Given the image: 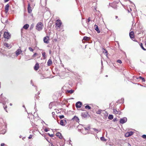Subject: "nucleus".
Here are the masks:
<instances>
[{
    "instance_id": "nucleus-8",
    "label": "nucleus",
    "mask_w": 146,
    "mask_h": 146,
    "mask_svg": "<svg viewBox=\"0 0 146 146\" xmlns=\"http://www.w3.org/2000/svg\"><path fill=\"white\" fill-rule=\"evenodd\" d=\"M71 121H76V122L79 123V119L75 115L71 119Z\"/></svg>"
},
{
    "instance_id": "nucleus-7",
    "label": "nucleus",
    "mask_w": 146,
    "mask_h": 146,
    "mask_svg": "<svg viewBox=\"0 0 146 146\" xmlns=\"http://www.w3.org/2000/svg\"><path fill=\"white\" fill-rule=\"evenodd\" d=\"M49 38L48 36H46V37H44L43 39L44 42L46 44L48 43L49 42Z\"/></svg>"
},
{
    "instance_id": "nucleus-57",
    "label": "nucleus",
    "mask_w": 146,
    "mask_h": 146,
    "mask_svg": "<svg viewBox=\"0 0 146 146\" xmlns=\"http://www.w3.org/2000/svg\"><path fill=\"white\" fill-rule=\"evenodd\" d=\"M54 112H52V114H54Z\"/></svg>"
},
{
    "instance_id": "nucleus-5",
    "label": "nucleus",
    "mask_w": 146,
    "mask_h": 146,
    "mask_svg": "<svg viewBox=\"0 0 146 146\" xmlns=\"http://www.w3.org/2000/svg\"><path fill=\"white\" fill-rule=\"evenodd\" d=\"M88 129L86 128H84V129H82V133L84 135L86 134L87 133H89Z\"/></svg>"
},
{
    "instance_id": "nucleus-32",
    "label": "nucleus",
    "mask_w": 146,
    "mask_h": 146,
    "mask_svg": "<svg viewBox=\"0 0 146 146\" xmlns=\"http://www.w3.org/2000/svg\"><path fill=\"white\" fill-rule=\"evenodd\" d=\"M29 49L30 50V51H31L32 52L34 50L31 47H29Z\"/></svg>"
},
{
    "instance_id": "nucleus-63",
    "label": "nucleus",
    "mask_w": 146,
    "mask_h": 146,
    "mask_svg": "<svg viewBox=\"0 0 146 146\" xmlns=\"http://www.w3.org/2000/svg\"><path fill=\"white\" fill-rule=\"evenodd\" d=\"M38 94H40V93H39V92H38Z\"/></svg>"
},
{
    "instance_id": "nucleus-37",
    "label": "nucleus",
    "mask_w": 146,
    "mask_h": 146,
    "mask_svg": "<svg viewBox=\"0 0 146 146\" xmlns=\"http://www.w3.org/2000/svg\"><path fill=\"white\" fill-rule=\"evenodd\" d=\"M117 62L119 63L120 64H121L122 63V62L121 60H117Z\"/></svg>"
},
{
    "instance_id": "nucleus-35",
    "label": "nucleus",
    "mask_w": 146,
    "mask_h": 146,
    "mask_svg": "<svg viewBox=\"0 0 146 146\" xmlns=\"http://www.w3.org/2000/svg\"><path fill=\"white\" fill-rule=\"evenodd\" d=\"M91 20V19L90 17H89L88 19V21H86V23L88 24V22H89Z\"/></svg>"
},
{
    "instance_id": "nucleus-31",
    "label": "nucleus",
    "mask_w": 146,
    "mask_h": 146,
    "mask_svg": "<svg viewBox=\"0 0 146 146\" xmlns=\"http://www.w3.org/2000/svg\"><path fill=\"white\" fill-rule=\"evenodd\" d=\"M139 78L141 79L142 80V81H143V82H145V80L141 76H140L139 77Z\"/></svg>"
},
{
    "instance_id": "nucleus-61",
    "label": "nucleus",
    "mask_w": 146,
    "mask_h": 146,
    "mask_svg": "<svg viewBox=\"0 0 146 146\" xmlns=\"http://www.w3.org/2000/svg\"><path fill=\"white\" fill-rule=\"evenodd\" d=\"M23 107H24V108H25V106H23Z\"/></svg>"
},
{
    "instance_id": "nucleus-10",
    "label": "nucleus",
    "mask_w": 146,
    "mask_h": 146,
    "mask_svg": "<svg viewBox=\"0 0 146 146\" xmlns=\"http://www.w3.org/2000/svg\"><path fill=\"white\" fill-rule=\"evenodd\" d=\"M133 133L132 131H129L126 133L125 135L126 137H129L132 135H133Z\"/></svg>"
},
{
    "instance_id": "nucleus-15",
    "label": "nucleus",
    "mask_w": 146,
    "mask_h": 146,
    "mask_svg": "<svg viewBox=\"0 0 146 146\" xmlns=\"http://www.w3.org/2000/svg\"><path fill=\"white\" fill-rule=\"evenodd\" d=\"M9 5L8 4H7L5 6V12L6 13H7L9 10Z\"/></svg>"
},
{
    "instance_id": "nucleus-52",
    "label": "nucleus",
    "mask_w": 146,
    "mask_h": 146,
    "mask_svg": "<svg viewBox=\"0 0 146 146\" xmlns=\"http://www.w3.org/2000/svg\"><path fill=\"white\" fill-rule=\"evenodd\" d=\"M51 50H50L49 51V54H51Z\"/></svg>"
},
{
    "instance_id": "nucleus-64",
    "label": "nucleus",
    "mask_w": 146,
    "mask_h": 146,
    "mask_svg": "<svg viewBox=\"0 0 146 146\" xmlns=\"http://www.w3.org/2000/svg\"><path fill=\"white\" fill-rule=\"evenodd\" d=\"M106 77H108V75H106Z\"/></svg>"
},
{
    "instance_id": "nucleus-16",
    "label": "nucleus",
    "mask_w": 146,
    "mask_h": 146,
    "mask_svg": "<svg viewBox=\"0 0 146 146\" xmlns=\"http://www.w3.org/2000/svg\"><path fill=\"white\" fill-rule=\"evenodd\" d=\"M109 5L110 6L114 8H116V7L115 3H110Z\"/></svg>"
},
{
    "instance_id": "nucleus-49",
    "label": "nucleus",
    "mask_w": 146,
    "mask_h": 146,
    "mask_svg": "<svg viewBox=\"0 0 146 146\" xmlns=\"http://www.w3.org/2000/svg\"><path fill=\"white\" fill-rule=\"evenodd\" d=\"M145 46L146 47V41L145 42Z\"/></svg>"
},
{
    "instance_id": "nucleus-55",
    "label": "nucleus",
    "mask_w": 146,
    "mask_h": 146,
    "mask_svg": "<svg viewBox=\"0 0 146 146\" xmlns=\"http://www.w3.org/2000/svg\"><path fill=\"white\" fill-rule=\"evenodd\" d=\"M101 62L102 64H102L103 62H102V60L101 61Z\"/></svg>"
},
{
    "instance_id": "nucleus-59",
    "label": "nucleus",
    "mask_w": 146,
    "mask_h": 146,
    "mask_svg": "<svg viewBox=\"0 0 146 146\" xmlns=\"http://www.w3.org/2000/svg\"><path fill=\"white\" fill-rule=\"evenodd\" d=\"M94 9H95V10H96V7H95V8H94Z\"/></svg>"
},
{
    "instance_id": "nucleus-21",
    "label": "nucleus",
    "mask_w": 146,
    "mask_h": 146,
    "mask_svg": "<svg viewBox=\"0 0 146 146\" xmlns=\"http://www.w3.org/2000/svg\"><path fill=\"white\" fill-rule=\"evenodd\" d=\"M29 27V25L28 24H26L23 27V28L27 29Z\"/></svg>"
},
{
    "instance_id": "nucleus-3",
    "label": "nucleus",
    "mask_w": 146,
    "mask_h": 146,
    "mask_svg": "<svg viewBox=\"0 0 146 146\" xmlns=\"http://www.w3.org/2000/svg\"><path fill=\"white\" fill-rule=\"evenodd\" d=\"M62 25V22L60 20H58L56 23V27L57 29L58 28H60Z\"/></svg>"
},
{
    "instance_id": "nucleus-47",
    "label": "nucleus",
    "mask_w": 146,
    "mask_h": 146,
    "mask_svg": "<svg viewBox=\"0 0 146 146\" xmlns=\"http://www.w3.org/2000/svg\"><path fill=\"white\" fill-rule=\"evenodd\" d=\"M5 144L4 143H2L1 144V146H4Z\"/></svg>"
},
{
    "instance_id": "nucleus-38",
    "label": "nucleus",
    "mask_w": 146,
    "mask_h": 146,
    "mask_svg": "<svg viewBox=\"0 0 146 146\" xmlns=\"http://www.w3.org/2000/svg\"><path fill=\"white\" fill-rule=\"evenodd\" d=\"M34 24H32L31 26L30 29H32L34 27Z\"/></svg>"
},
{
    "instance_id": "nucleus-9",
    "label": "nucleus",
    "mask_w": 146,
    "mask_h": 146,
    "mask_svg": "<svg viewBox=\"0 0 146 146\" xmlns=\"http://www.w3.org/2000/svg\"><path fill=\"white\" fill-rule=\"evenodd\" d=\"M82 105V103L80 102H77L76 104V106L77 108H80Z\"/></svg>"
},
{
    "instance_id": "nucleus-48",
    "label": "nucleus",
    "mask_w": 146,
    "mask_h": 146,
    "mask_svg": "<svg viewBox=\"0 0 146 146\" xmlns=\"http://www.w3.org/2000/svg\"><path fill=\"white\" fill-rule=\"evenodd\" d=\"M31 84L33 86V81L32 80H31Z\"/></svg>"
},
{
    "instance_id": "nucleus-44",
    "label": "nucleus",
    "mask_w": 146,
    "mask_h": 146,
    "mask_svg": "<svg viewBox=\"0 0 146 146\" xmlns=\"http://www.w3.org/2000/svg\"><path fill=\"white\" fill-rule=\"evenodd\" d=\"M44 131L46 132H47L48 131V130L47 128H46L44 129Z\"/></svg>"
},
{
    "instance_id": "nucleus-43",
    "label": "nucleus",
    "mask_w": 146,
    "mask_h": 146,
    "mask_svg": "<svg viewBox=\"0 0 146 146\" xmlns=\"http://www.w3.org/2000/svg\"><path fill=\"white\" fill-rule=\"evenodd\" d=\"M37 54V53H35L33 55L32 57H34Z\"/></svg>"
},
{
    "instance_id": "nucleus-1",
    "label": "nucleus",
    "mask_w": 146,
    "mask_h": 146,
    "mask_svg": "<svg viewBox=\"0 0 146 146\" xmlns=\"http://www.w3.org/2000/svg\"><path fill=\"white\" fill-rule=\"evenodd\" d=\"M43 24L41 22L38 23L36 25V29L40 31L42 30L43 28Z\"/></svg>"
},
{
    "instance_id": "nucleus-28",
    "label": "nucleus",
    "mask_w": 146,
    "mask_h": 146,
    "mask_svg": "<svg viewBox=\"0 0 146 146\" xmlns=\"http://www.w3.org/2000/svg\"><path fill=\"white\" fill-rule=\"evenodd\" d=\"M100 139L101 141H106V139L103 137H101L100 138Z\"/></svg>"
},
{
    "instance_id": "nucleus-13",
    "label": "nucleus",
    "mask_w": 146,
    "mask_h": 146,
    "mask_svg": "<svg viewBox=\"0 0 146 146\" xmlns=\"http://www.w3.org/2000/svg\"><path fill=\"white\" fill-rule=\"evenodd\" d=\"M39 68V64H38V63H36V64L34 66V69L35 70H37Z\"/></svg>"
},
{
    "instance_id": "nucleus-42",
    "label": "nucleus",
    "mask_w": 146,
    "mask_h": 146,
    "mask_svg": "<svg viewBox=\"0 0 146 146\" xmlns=\"http://www.w3.org/2000/svg\"><path fill=\"white\" fill-rule=\"evenodd\" d=\"M4 108V110H5V111L7 112V110L6 109V108H7V106H6L5 107L4 106H3Z\"/></svg>"
},
{
    "instance_id": "nucleus-2",
    "label": "nucleus",
    "mask_w": 146,
    "mask_h": 146,
    "mask_svg": "<svg viewBox=\"0 0 146 146\" xmlns=\"http://www.w3.org/2000/svg\"><path fill=\"white\" fill-rule=\"evenodd\" d=\"M3 36L4 38L7 39H9L11 37L10 34L8 32H5L4 33Z\"/></svg>"
},
{
    "instance_id": "nucleus-29",
    "label": "nucleus",
    "mask_w": 146,
    "mask_h": 146,
    "mask_svg": "<svg viewBox=\"0 0 146 146\" xmlns=\"http://www.w3.org/2000/svg\"><path fill=\"white\" fill-rule=\"evenodd\" d=\"M85 108L86 109L90 110L91 109V107L88 105H86L85 106Z\"/></svg>"
},
{
    "instance_id": "nucleus-50",
    "label": "nucleus",
    "mask_w": 146,
    "mask_h": 146,
    "mask_svg": "<svg viewBox=\"0 0 146 146\" xmlns=\"http://www.w3.org/2000/svg\"><path fill=\"white\" fill-rule=\"evenodd\" d=\"M9 0H4L5 2H8Z\"/></svg>"
},
{
    "instance_id": "nucleus-60",
    "label": "nucleus",
    "mask_w": 146,
    "mask_h": 146,
    "mask_svg": "<svg viewBox=\"0 0 146 146\" xmlns=\"http://www.w3.org/2000/svg\"><path fill=\"white\" fill-rule=\"evenodd\" d=\"M84 132H86V131H84Z\"/></svg>"
},
{
    "instance_id": "nucleus-23",
    "label": "nucleus",
    "mask_w": 146,
    "mask_h": 146,
    "mask_svg": "<svg viewBox=\"0 0 146 146\" xmlns=\"http://www.w3.org/2000/svg\"><path fill=\"white\" fill-rule=\"evenodd\" d=\"M60 124L62 126H64L65 125V124H64V120H62L60 121Z\"/></svg>"
},
{
    "instance_id": "nucleus-45",
    "label": "nucleus",
    "mask_w": 146,
    "mask_h": 146,
    "mask_svg": "<svg viewBox=\"0 0 146 146\" xmlns=\"http://www.w3.org/2000/svg\"><path fill=\"white\" fill-rule=\"evenodd\" d=\"M32 135H30L29 136V138L31 139L32 138Z\"/></svg>"
},
{
    "instance_id": "nucleus-41",
    "label": "nucleus",
    "mask_w": 146,
    "mask_h": 146,
    "mask_svg": "<svg viewBox=\"0 0 146 146\" xmlns=\"http://www.w3.org/2000/svg\"><path fill=\"white\" fill-rule=\"evenodd\" d=\"M142 137L144 139H146V135H143L142 136Z\"/></svg>"
},
{
    "instance_id": "nucleus-24",
    "label": "nucleus",
    "mask_w": 146,
    "mask_h": 146,
    "mask_svg": "<svg viewBox=\"0 0 146 146\" xmlns=\"http://www.w3.org/2000/svg\"><path fill=\"white\" fill-rule=\"evenodd\" d=\"M90 38L87 36H84L83 38V40H88Z\"/></svg>"
},
{
    "instance_id": "nucleus-54",
    "label": "nucleus",
    "mask_w": 146,
    "mask_h": 146,
    "mask_svg": "<svg viewBox=\"0 0 146 146\" xmlns=\"http://www.w3.org/2000/svg\"><path fill=\"white\" fill-rule=\"evenodd\" d=\"M117 17H117V16H115V18H116V19L117 18Z\"/></svg>"
},
{
    "instance_id": "nucleus-17",
    "label": "nucleus",
    "mask_w": 146,
    "mask_h": 146,
    "mask_svg": "<svg viewBox=\"0 0 146 146\" xmlns=\"http://www.w3.org/2000/svg\"><path fill=\"white\" fill-rule=\"evenodd\" d=\"M56 135L60 139H61L62 138V136L61 134L60 133L58 132L56 134Z\"/></svg>"
},
{
    "instance_id": "nucleus-12",
    "label": "nucleus",
    "mask_w": 146,
    "mask_h": 146,
    "mask_svg": "<svg viewBox=\"0 0 146 146\" xmlns=\"http://www.w3.org/2000/svg\"><path fill=\"white\" fill-rule=\"evenodd\" d=\"M28 12L29 13H31L32 11V8L30 7V4L29 3L28 4Z\"/></svg>"
},
{
    "instance_id": "nucleus-11",
    "label": "nucleus",
    "mask_w": 146,
    "mask_h": 146,
    "mask_svg": "<svg viewBox=\"0 0 146 146\" xmlns=\"http://www.w3.org/2000/svg\"><path fill=\"white\" fill-rule=\"evenodd\" d=\"M113 112L115 114L120 115L121 113V112L119 111H117L116 109H113Z\"/></svg>"
},
{
    "instance_id": "nucleus-36",
    "label": "nucleus",
    "mask_w": 146,
    "mask_h": 146,
    "mask_svg": "<svg viewBox=\"0 0 146 146\" xmlns=\"http://www.w3.org/2000/svg\"><path fill=\"white\" fill-rule=\"evenodd\" d=\"M59 117L60 119H62L64 117V115H61L59 116Z\"/></svg>"
},
{
    "instance_id": "nucleus-22",
    "label": "nucleus",
    "mask_w": 146,
    "mask_h": 146,
    "mask_svg": "<svg viewBox=\"0 0 146 146\" xmlns=\"http://www.w3.org/2000/svg\"><path fill=\"white\" fill-rule=\"evenodd\" d=\"M102 110L100 109L97 111L96 113L97 114H100L102 113Z\"/></svg>"
},
{
    "instance_id": "nucleus-51",
    "label": "nucleus",
    "mask_w": 146,
    "mask_h": 146,
    "mask_svg": "<svg viewBox=\"0 0 146 146\" xmlns=\"http://www.w3.org/2000/svg\"><path fill=\"white\" fill-rule=\"evenodd\" d=\"M64 121L66 123V120L65 119L64 120Z\"/></svg>"
},
{
    "instance_id": "nucleus-40",
    "label": "nucleus",
    "mask_w": 146,
    "mask_h": 146,
    "mask_svg": "<svg viewBox=\"0 0 146 146\" xmlns=\"http://www.w3.org/2000/svg\"><path fill=\"white\" fill-rule=\"evenodd\" d=\"M104 50L105 52H104V51H103V52L105 53V54H106V55L107 56L108 52H107V51H106V50L104 49Z\"/></svg>"
},
{
    "instance_id": "nucleus-4",
    "label": "nucleus",
    "mask_w": 146,
    "mask_h": 146,
    "mask_svg": "<svg viewBox=\"0 0 146 146\" xmlns=\"http://www.w3.org/2000/svg\"><path fill=\"white\" fill-rule=\"evenodd\" d=\"M127 120V118L126 117H123L120 119V123L121 124H123L125 123Z\"/></svg>"
},
{
    "instance_id": "nucleus-39",
    "label": "nucleus",
    "mask_w": 146,
    "mask_h": 146,
    "mask_svg": "<svg viewBox=\"0 0 146 146\" xmlns=\"http://www.w3.org/2000/svg\"><path fill=\"white\" fill-rule=\"evenodd\" d=\"M42 55L43 57H45L46 56V53L45 52L42 53Z\"/></svg>"
},
{
    "instance_id": "nucleus-34",
    "label": "nucleus",
    "mask_w": 146,
    "mask_h": 146,
    "mask_svg": "<svg viewBox=\"0 0 146 146\" xmlns=\"http://www.w3.org/2000/svg\"><path fill=\"white\" fill-rule=\"evenodd\" d=\"M93 129L94 130V131H95L96 133H98V129H96V128H93Z\"/></svg>"
},
{
    "instance_id": "nucleus-33",
    "label": "nucleus",
    "mask_w": 146,
    "mask_h": 146,
    "mask_svg": "<svg viewBox=\"0 0 146 146\" xmlns=\"http://www.w3.org/2000/svg\"><path fill=\"white\" fill-rule=\"evenodd\" d=\"M47 134H48V135L50 136V137H53L54 136V135L53 134H50V133H47Z\"/></svg>"
},
{
    "instance_id": "nucleus-58",
    "label": "nucleus",
    "mask_w": 146,
    "mask_h": 146,
    "mask_svg": "<svg viewBox=\"0 0 146 146\" xmlns=\"http://www.w3.org/2000/svg\"><path fill=\"white\" fill-rule=\"evenodd\" d=\"M10 106H12V104L11 103H10Z\"/></svg>"
},
{
    "instance_id": "nucleus-46",
    "label": "nucleus",
    "mask_w": 146,
    "mask_h": 146,
    "mask_svg": "<svg viewBox=\"0 0 146 146\" xmlns=\"http://www.w3.org/2000/svg\"><path fill=\"white\" fill-rule=\"evenodd\" d=\"M68 142H69V144H70V145H72V144H71V140H70H70H69V141H68Z\"/></svg>"
},
{
    "instance_id": "nucleus-18",
    "label": "nucleus",
    "mask_w": 146,
    "mask_h": 146,
    "mask_svg": "<svg viewBox=\"0 0 146 146\" xmlns=\"http://www.w3.org/2000/svg\"><path fill=\"white\" fill-rule=\"evenodd\" d=\"M129 35L130 37L131 38H134V33L133 31H131V32H130L129 33Z\"/></svg>"
},
{
    "instance_id": "nucleus-27",
    "label": "nucleus",
    "mask_w": 146,
    "mask_h": 146,
    "mask_svg": "<svg viewBox=\"0 0 146 146\" xmlns=\"http://www.w3.org/2000/svg\"><path fill=\"white\" fill-rule=\"evenodd\" d=\"M140 45L141 47V48L144 50H146V49L144 48L143 46V44L142 43H141L140 44Z\"/></svg>"
},
{
    "instance_id": "nucleus-56",
    "label": "nucleus",
    "mask_w": 146,
    "mask_h": 146,
    "mask_svg": "<svg viewBox=\"0 0 146 146\" xmlns=\"http://www.w3.org/2000/svg\"><path fill=\"white\" fill-rule=\"evenodd\" d=\"M51 146H54V145L52 144L51 145Z\"/></svg>"
},
{
    "instance_id": "nucleus-53",
    "label": "nucleus",
    "mask_w": 146,
    "mask_h": 146,
    "mask_svg": "<svg viewBox=\"0 0 146 146\" xmlns=\"http://www.w3.org/2000/svg\"><path fill=\"white\" fill-rule=\"evenodd\" d=\"M128 144L129 146H131L130 144H129V143H128Z\"/></svg>"
},
{
    "instance_id": "nucleus-25",
    "label": "nucleus",
    "mask_w": 146,
    "mask_h": 146,
    "mask_svg": "<svg viewBox=\"0 0 146 146\" xmlns=\"http://www.w3.org/2000/svg\"><path fill=\"white\" fill-rule=\"evenodd\" d=\"M8 100L7 99H6V98H5V100L3 102V105H5V104H6L5 102H8Z\"/></svg>"
},
{
    "instance_id": "nucleus-6",
    "label": "nucleus",
    "mask_w": 146,
    "mask_h": 146,
    "mask_svg": "<svg viewBox=\"0 0 146 146\" xmlns=\"http://www.w3.org/2000/svg\"><path fill=\"white\" fill-rule=\"evenodd\" d=\"M22 52V51L21 50L20 48L18 49L15 52L16 56H18Z\"/></svg>"
},
{
    "instance_id": "nucleus-30",
    "label": "nucleus",
    "mask_w": 146,
    "mask_h": 146,
    "mask_svg": "<svg viewBox=\"0 0 146 146\" xmlns=\"http://www.w3.org/2000/svg\"><path fill=\"white\" fill-rule=\"evenodd\" d=\"M74 92V90H70L67 91V92L68 93H70V94Z\"/></svg>"
},
{
    "instance_id": "nucleus-26",
    "label": "nucleus",
    "mask_w": 146,
    "mask_h": 146,
    "mask_svg": "<svg viewBox=\"0 0 146 146\" xmlns=\"http://www.w3.org/2000/svg\"><path fill=\"white\" fill-rule=\"evenodd\" d=\"M113 118V116L112 115H110L108 117V118L110 119H112Z\"/></svg>"
},
{
    "instance_id": "nucleus-20",
    "label": "nucleus",
    "mask_w": 146,
    "mask_h": 146,
    "mask_svg": "<svg viewBox=\"0 0 146 146\" xmlns=\"http://www.w3.org/2000/svg\"><path fill=\"white\" fill-rule=\"evenodd\" d=\"M4 46L10 48H11V46L9 44L7 43H5L4 44Z\"/></svg>"
},
{
    "instance_id": "nucleus-14",
    "label": "nucleus",
    "mask_w": 146,
    "mask_h": 146,
    "mask_svg": "<svg viewBox=\"0 0 146 146\" xmlns=\"http://www.w3.org/2000/svg\"><path fill=\"white\" fill-rule=\"evenodd\" d=\"M94 27L95 28V29L97 31V33H100V31L98 28V26L96 25H94Z\"/></svg>"
},
{
    "instance_id": "nucleus-62",
    "label": "nucleus",
    "mask_w": 146,
    "mask_h": 146,
    "mask_svg": "<svg viewBox=\"0 0 146 146\" xmlns=\"http://www.w3.org/2000/svg\"><path fill=\"white\" fill-rule=\"evenodd\" d=\"M43 123H45L44 122V121H43Z\"/></svg>"
},
{
    "instance_id": "nucleus-19",
    "label": "nucleus",
    "mask_w": 146,
    "mask_h": 146,
    "mask_svg": "<svg viewBox=\"0 0 146 146\" xmlns=\"http://www.w3.org/2000/svg\"><path fill=\"white\" fill-rule=\"evenodd\" d=\"M52 61L51 59H50L47 62V65L48 66H50L52 64Z\"/></svg>"
}]
</instances>
